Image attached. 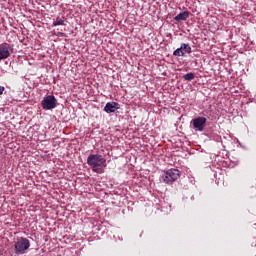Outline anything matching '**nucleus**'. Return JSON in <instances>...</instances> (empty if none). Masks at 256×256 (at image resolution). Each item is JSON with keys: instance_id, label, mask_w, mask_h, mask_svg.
<instances>
[{"instance_id": "f257e3e1", "label": "nucleus", "mask_w": 256, "mask_h": 256, "mask_svg": "<svg viewBox=\"0 0 256 256\" xmlns=\"http://www.w3.org/2000/svg\"><path fill=\"white\" fill-rule=\"evenodd\" d=\"M87 164L91 167L94 173H105L107 167V160L99 154H91L87 158Z\"/></svg>"}, {"instance_id": "f03ea898", "label": "nucleus", "mask_w": 256, "mask_h": 256, "mask_svg": "<svg viewBox=\"0 0 256 256\" xmlns=\"http://www.w3.org/2000/svg\"><path fill=\"white\" fill-rule=\"evenodd\" d=\"M179 177H181V171L175 168H171L161 175L160 180L163 183H166L167 185H169L171 183H175V181H177Z\"/></svg>"}, {"instance_id": "7ed1b4c3", "label": "nucleus", "mask_w": 256, "mask_h": 256, "mask_svg": "<svg viewBox=\"0 0 256 256\" xmlns=\"http://www.w3.org/2000/svg\"><path fill=\"white\" fill-rule=\"evenodd\" d=\"M31 247L29 239L20 237L14 244V251L16 255H25L27 249Z\"/></svg>"}, {"instance_id": "20e7f679", "label": "nucleus", "mask_w": 256, "mask_h": 256, "mask_svg": "<svg viewBox=\"0 0 256 256\" xmlns=\"http://www.w3.org/2000/svg\"><path fill=\"white\" fill-rule=\"evenodd\" d=\"M57 107V99H55V96L53 95H48L44 97L42 100V109L50 110V109H55Z\"/></svg>"}, {"instance_id": "39448f33", "label": "nucleus", "mask_w": 256, "mask_h": 256, "mask_svg": "<svg viewBox=\"0 0 256 256\" xmlns=\"http://www.w3.org/2000/svg\"><path fill=\"white\" fill-rule=\"evenodd\" d=\"M192 53L191 45L187 43H182L179 48H177L173 55L174 57H185V55H189Z\"/></svg>"}, {"instance_id": "423d86ee", "label": "nucleus", "mask_w": 256, "mask_h": 256, "mask_svg": "<svg viewBox=\"0 0 256 256\" xmlns=\"http://www.w3.org/2000/svg\"><path fill=\"white\" fill-rule=\"evenodd\" d=\"M193 127L196 131H203L207 125V118L200 116L192 120Z\"/></svg>"}, {"instance_id": "0eeeda50", "label": "nucleus", "mask_w": 256, "mask_h": 256, "mask_svg": "<svg viewBox=\"0 0 256 256\" xmlns=\"http://www.w3.org/2000/svg\"><path fill=\"white\" fill-rule=\"evenodd\" d=\"M11 46L9 43L0 44V61L3 59H9L11 57Z\"/></svg>"}, {"instance_id": "6e6552de", "label": "nucleus", "mask_w": 256, "mask_h": 256, "mask_svg": "<svg viewBox=\"0 0 256 256\" xmlns=\"http://www.w3.org/2000/svg\"><path fill=\"white\" fill-rule=\"evenodd\" d=\"M117 109H119V103L117 102H108L104 107L106 113H115Z\"/></svg>"}, {"instance_id": "1a4fd4ad", "label": "nucleus", "mask_w": 256, "mask_h": 256, "mask_svg": "<svg viewBox=\"0 0 256 256\" xmlns=\"http://www.w3.org/2000/svg\"><path fill=\"white\" fill-rule=\"evenodd\" d=\"M187 19H189V11L181 12L174 17L175 21H187Z\"/></svg>"}, {"instance_id": "9d476101", "label": "nucleus", "mask_w": 256, "mask_h": 256, "mask_svg": "<svg viewBox=\"0 0 256 256\" xmlns=\"http://www.w3.org/2000/svg\"><path fill=\"white\" fill-rule=\"evenodd\" d=\"M53 25L54 27H57V25H65V16H58L56 20L53 22Z\"/></svg>"}, {"instance_id": "9b49d317", "label": "nucleus", "mask_w": 256, "mask_h": 256, "mask_svg": "<svg viewBox=\"0 0 256 256\" xmlns=\"http://www.w3.org/2000/svg\"><path fill=\"white\" fill-rule=\"evenodd\" d=\"M195 79V74L194 73H187L184 75V80L185 81H193Z\"/></svg>"}, {"instance_id": "f8f14e48", "label": "nucleus", "mask_w": 256, "mask_h": 256, "mask_svg": "<svg viewBox=\"0 0 256 256\" xmlns=\"http://www.w3.org/2000/svg\"><path fill=\"white\" fill-rule=\"evenodd\" d=\"M5 91V87L0 86V95H3V92Z\"/></svg>"}, {"instance_id": "ddd939ff", "label": "nucleus", "mask_w": 256, "mask_h": 256, "mask_svg": "<svg viewBox=\"0 0 256 256\" xmlns=\"http://www.w3.org/2000/svg\"><path fill=\"white\" fill-rule=\"evenodd\" d=\"M60 35H63V33H60Z\"/></svg>"}]
</instances>
